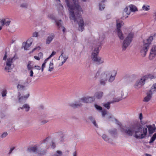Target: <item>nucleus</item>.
Returning a JSON list of instances; mask_svg holds the SVG:
<instances>
[{
  "label": "nucleus",
  "mask_w": 156,
  "mask_h": 156,
  "mask_svg": "<svg viewBox=\"0 0 156 156\" xmlns=\"http://www.w3.org/2000/svg\"><path fill=\"white\" fill-rule=\"evenodd\" d=\"M53 63V61L51 62L49 65V68L48 70L50 72L52 71L54 69Z\"/></svg>",
  "instance_id": "bb28decb"
},
{
  "label": "nucleus",
  "mask_w": 156,
  "mask_h": 156,
  "mask_svg": "<svg viewBox=\"0 0 156 156\" xmlns=\"http://www.w3.org/2000/svg\"><path fill=\"white\" fill-rule=\"evenodd\" d=\"M48 122V120H45L44 121H43L42 122V124H44Z\"/></svg>",
  "instance_id": "4d7b16f0"
},
{
  "label": "nucleus",
  "mask_w": 156,
  "mask_h": 156,
  "mask_svg": "<svg viewBox=\"0 0 156 156\" xmlns=\"http://www.w3.org/2000/svg\"><path fill=\"white\" fill-rule=\"evenodd\" d=\"M124 12L127 15H129L130 14V12L129 11H128V8L126 7L124 9Z\"/></svg>",
  "instance_id": "473e14b6"
},
{
  "label": "nucleus",
  "mask_w": 156,
  "mask_h": 156,
  "mask_svg": "<svg viewBox=\"0 0 156 156\" xmlns=\"http://www.w3.org/2000/svg\"><path fill=\"white\" fill-rule=\"evenodd\" d=\"M154 15L155 16V20H156V12L154 13Z\"/></svg>",
  "instance_id": "774afa93"
},
{
  "label": "nucleus",
  "mask_w": 156,
  "mask_h": 156,
  "mask_svg": "<svg viewBox=\"0 0 156 156\" xmlns=\"http://www.w3.org/2000/svg\"><path fill=\"white\" fill-rule=\"evenodd\" d=\"M73 156H77V153L76 151L73 152Z\"/></svg>",
  "instance_id": "13d9d810"
},
{
  "label": "nucleus",
  "mask_w": 156,
  "mask_h": 156,
  "mask_svg": "<svg viewBox=\"0 0 156 156\" xmlns=\"http://www.w3.org/2000/svg\"><path fill=\"white\" fill-rule=\"evenodd\" d=\"M7 93V91L5 89L3 90L2 93V97H4L6 96V94Z\"/></svg>",
  "instance_id": "72a5a7b5"
},
{
  "label": "nucleus",
  "mask_w": 156,
  "mask_h": 156,
  "mask_svg": "<svg viewBox=\"0 0 156 156\" xmlns=\"http://www.w3.org/2000/svg\"><path fill=\"white\" fill-rule=\"evenodd\" d=\"M50 139V138L48 137L46 138L45 140H43L42 143H48V141Z\"/></svg>",
  "instance_id": "e433bc0d"
},
{
  "label": "nucleus",
  "mask_w": 156,
  "mask_h": 156,
  "mask_svg": "<svg viewBox=\"0 0 156 156\" xmlns=\"http://www.w3.org/2000/svg\"><path fill=\"white\" fill-rule=\"evenodd\" d=\"M152 94L150 93L149 92L147 93V96L145 97L143 101H144L145 102H148L151 99V97H152Z\"/></svg>",
  "instance_id": "f3484780"
},
{
  "label": "nucleus",
  "mask_w": 156,
  "mask_h": 156,
  "mask_svg": "<svg viewBox=\"0 0 156 156\" xmlns=\"http://www.w3.org/2000/svg\"><path fill=\"white\" fill-rule=\"evenodd\" d=\"M107 111L105 110H103L102 111V114L103 117L105 115L107 114Z\"/></svg>",
  "instance_id": "a19ab883"
},
{
  "label": "nucleus",
  "mask_w": 156,
  "mask_h": 156,
  "mask_svg": "<svg viewBox=\"0 0 156 156\" xmlns=\"http://www.w3.org/2000/svg\"><path fill=\"white\" fill-rule=\"evenodd\" d=\"M99 71H98V72L96 73V76H95V77L96 78L97 77V76H98V75H99Z\"/></svg>",
  "instance_id": "052dcab7"
},
{
  "label": "nucleus",
  "mask_w": 156,
  "mask_h": 156,
  "mask_svg": "<svg viewBox=\"0 0 156 156\" xmlns=\"http://www.w3.org/2000/svg\"><path fill=\"white\" fill-rule=\"evenodd\" d=\"M37 48H39V49L40 48V47H38ZM37 48H34L33 50H32V52H33L35 50H36L37 49Z\"/></svg>",
  "instance_id": "680f3d73"
},
{
  "label": "nucleus",
  "mask_w": 156,
  "mask_h": 156,
  "mask_svg": "<svg viewBox=\"0 0 156 156\" xmlns=\"http://www.w3.org/2000/svg\"><path fill=\"white\" fill-rule=\"evenodd\" d=\"M100 47V45L96 46L92 52L91 56L92 60L97 64H100L104 62L103 60L100 57L98 56L99 52V48Z\"/></svg>",
  "instance_id": "20e7f679"
},
{
  "label": "nucleus",
  "mask_w": 156,
  "mask_h": 156,
  "mask_svg": "<svg viewBox=\"0 0 156 156\" xmlns=\"http://www.w3.org/2000/svg\"><path fill=\"white\" fill-rule=\"evenodd\" d=\"M48 17L51 19L55 20V21L56 23V24L59 27H60V26L61 25V23L60 22L62 21V20H59V22L56 21V20L55 17L54 16V15L53 14H50L49 15Z\"/></svg>",
  "instance_id": "2eb2a0df"
},
{
  "label": "nucleus",
  "mask_w": 156,
  "mask_h": 156,
  "mask_svg": "<svg viewBox=\"0 0 156 156\" xmlns=\"http://www.w3.org/2000/svg\"><path fill=\"white\" fill-rule=\"evenodd\" d=\"M134 35L133 33H130L124 40L123 43V50H125L126 48L130 44L132 41Z\"/></svg>",
  "instance_id": "6e6552de"
},
{
  "label": "nucleus",
  "mask_w": 156,
  "mask_h": 156,
  "mask_svg": "<svg viewBox=\"0 0 156 156\" xmlns=\"http://www.w3.org/2000/svg\"><path fill=\"white\" fill-rule=\"evenodd\" d=\"M156 55V45H154L151 50L149 58L150 59H152Z\"/></svg>",
  "instance_id": "9b49d317"
},
{
  "label": "nucleus",
  "mask_w": 156,
  "mask_h": 156,
  "mask_svg": "<svg viewBox=\"0 0 156 156\" xmlns=\"http://www.w3.org/2000/svg\"><path fill=\"white\" fill-rule=\"evenodd\" d=\"M62 153L61 151H57L56 153L53 155V156H62Z\"/></svg>",
  "instance_id": "7c9ffc66"
},
{
  "label": "nucleus",
  "mask_w": 156,
  "mask_h": 156,
  "mask_svg": "<svg viewBox=\"0 0 156 156\" xmlns=\"http://www.w3.org/2000/svg\"><path fill=\"white\" fill-rule=\"evenodd\" d=\"M124 24L123 21H119V20H116L117 31V34L120 39L122 40L124 39L123 34L120 28Z\"/></svg>",
  "instance_id": "1a4fd4ad"
},
{
  "label": "nucleus",
  "mask_w": 156,
  "mask_h": 156,
  "mask_svg": "<svg viewBox=\"0 0 156 156\" xmlns=\"http://www.w3.org/2000/svg\"><path fill=\"white\" fill-rule=\"evenodd\" d=\"M30 70V76L31 77H32L33 76L34 74V73L33 71L32 70V69Z\"/></svg>",
  "instance_id": "de8ad7c7"
},
{
  "label": "nucleus",
  "mask_w": 156,
  "mask_h": 156,
  "mask_svg": "<svg viewBox=\"0 0 156 156\" xmlns=\"http://www.w3.org/2000/svg\"><path fill=\"white\" fill-rule=\"evenodd\" d=\"M64 58V60L62 61L61 63H60L59 65L60 66H61L66 62L67 58H66L65 57H63Z\"/></svg>",
  "instance_id": "c9c22d12"
},
{
  "label": "nucleus",
  "mask_w": 156,
  "mask_h": 156,
  "mask_svg": "<svg viewBox=\"0 0 156 156\" xmlns=\"http://www.w3.org/2000/svg\"><path fill=\"white\" fill-rule=\"evenodd\" d=\"M156 92V83L154 84L152 86L151 90L149 91V92L152 94Z\"/></svg>",
  "instance_id": "6ab92c4d"
},
{
  "label": "nucleus",
  "mask_w": 156,
  "mask_h": 156,
  "mask_svg": "<svg viewBox=\"0 0 156 156\" xmlns=\"http://www.w3.org/2000/svg\"><path fill=\"white\" fill-rule=\"evenodd\" d=\"M103 95V93L101 91H99L96 92L93 97L95 98H96L98 99L101 98Z\"/></svg>",
  "instance_id": "4468645a"
},
{
  "label": "nucleus",
  "mask_w": 156,
  "mask_h": 156,
  "mask_svg": "<svg viewBox=\"0 0 156 156\" xmlns=\"http://www.w3.org/2000/svg\"><path fill=\"white\" fill-rule=\"evenodd\" d=\"M21 6L24 8H27V5L26 4H22L21 5Z\"/></svg>",
  "instance_id": "3c124183"
},
{
  "label": "nucleus",
  "mask_w": 156,
  "mask_h": 156,
  "mask_svg": "<svg viewBox=\"0 0 156 156\" xmlns=\"http://www.w3.org/2000/svg\"><path fill=\"white\" fill-rule=\"evenodd\" d=\"M49 59H48V57L46 59H45V60L44 61V62L43 63H45V64H46V63L47 62V61Z\"/></svg>",
  "instance_id": "bf43d9fd"
},
{
  "label": "nucleus",
  "mask_w": 156,
  "mask_h": 156,
  "mask_svg": "<svg viewBox=\"0 0 156 156\" xmlns=\"http://www.w3.org/2000/svg\"><path fill=\"white\" fill-rule=\"evenodd\" d=\"M106 0H103L100 3H99V9L100 10H102L105 8V5L103 4V3L106 2Z\"/></svg>",
  "instance_id": "412c9836"
},
{
  "label": "nucleus",
  "mask_w": 156,
  "mask_h": 156,
  "mask_svg": "<svg viewBox=\"0 0 156 156\" xmlns=\"http://www.w3.org/2000/svg\"><path fill=\"white\" fill-rule=\"evenodd\" d=\"M34 67L36 69L38 70H40L41 69L40 66H35Z\"/></svg>",
  "instance_id": "8fccbe9b"
},
{
  "label": "nucleus",
  "mask_w": 156,
  "mask_h": 156,
  "mask_svg": "<svg viewBox=\"0 0 156 156\" xmlns=\"http://www.w3.org/2000/svg\"><path fill=\"white\" fill-rule=\"evenodd\" d=\"M7 57V53L6 52H5V55L3 57V60H6Z\"/></svg>",
  "instance_id": "09e8293b"
},
{
  "label": "nucleus",
  "mask_w": 156,
  "mask_h": 156,
  "mask_svg": "<svg viewBox=\"0 0 156 156\" xmlns=\"http://www.w3.org/2000/svg\"><path fill=\"white\" fill-rule=\"evenodd\" d=\"M14 149H15V147H13L11 148L9 151V154H10L12 153V151Z\"/></svg>",
  "instance_id": "864d4df0"
},
{
  "label": "nucleus",
  "mask_w": 156,
  "mask_h": 156,
  "mask_svg": "<svg viewBox=\"0 0 156 156\" xmlns=\"http://www.w3.org/2000/svg\"><path fill=\"white\" fill-rule=\"evenodd\" d=\"M45 67V63H43L42 65V67H41V70L43 72L44 70V69Z\"/></svg>",
  "instance_id": "a18cd8bd"
},
{
  "label": "nucleus",
  "mask_w": 156,
  "mask_h": 156,
  "mask_svg": "<svg viewBox=\"0 0 156 156\" xmlns=\"http://www.w3.org/2000/svg\"><path fill=\"white\" fill-rule=\"evenodd\" d=\"M21 94L20 92L18 93V98L19 101L20 102H22L23 101H25L29 97V94H27L24 96H21Z\"/></svg>",
  "instance_id": "ddd939ff"
},
{
  "label": "nucleus",
  "mask_w": 156,
  "mask_h": 156,
  "mask_svg": "<svg viewBox=\"0 0 156 156\" xmlns=\"http://www.w3.org/2000/svg\"><path fill=\"white\" fill-rule=\"evenodd\" d=\"M32 62L30 61L28 62L27 65V67L28 70H30L33 69L34 67L31 65Z\"/></svg>",
  "instance_id": "393cba45"
},
{
  "label": "nucleus",
  "mask_w": 156,
  "mask_h": 156,
  "mask_svg": "<svg viewBox=\"0 0 156 156\" xmlns=\"http://www.w3.org/2000/svg\"><path fill=\"white\" fill-rule=\"evenodd\" d=\"M130 9L131 12H135L137 11L136 7L134 5H129Z\"/></svg>",
  "instance_id": "b1692460"
},
{
  "label": "nucleus",
  "mask_w": 156,
  "mask_h": 156,
  "mask_svg": "<svg viewBox=\"0 0 156 156\" xmlns=\"http://www.w3.org/2000/svg\"><path fill=\"white\" fill-rule=\"evenodd\" d=\"M89 119L92 122V123L95 127H98V125L96 123L95 121L94 120V119L92 117H89Z\"/></svg>",
  "instance_id": "cd10ccee"
},
{
  "label": "nucleus",
  "mask_w": 156,
  "mask_h": 156,
  "mask_svg": "<svg viewBox=\"0 0 156 156\" xmlns=\"http://www.w3.org/2000/svg\"><path fill=\"white\" fill-rule=\"evenodd\" d=\"M30 108V107L27 104H25L23 105L22 107L19 108H18V110H19L20 109H23L24 108H25L26 109V111L27 112L29 110Z\"/></svg>",
  "instance_id": "aec40b11"
},
{
  "label": "nucleus",
  "mask_w": 156,
  "mask_h": 156,
  "mask_svg": "<svg viewBox=\"0 0 156 156\" xmlns=\"http://www.w3.org/2000/svg\"><path fill=\"white\" fill-rule=\"evenodd\" d=\"M142 126L139 123L135 124L133 128L135 130L134 136L137 139H143L144 138L147 134V130L146 128H143V134L141 133V128Z\"/></svg>",
  "instance_id": "7ed1b4c3"
},
{
  "label": "nucleus",
  "mask_w": 156,
  "mask_h": 156,
  "mask_svg": "<svg viewBox=\"0 0 156 156\" xmlns=\"http://www.w3.org/2000/svg\"><path fill=\"white\" fill-rule=\"evenodd\" d=\"M34 58L37 60H39L40 58L38 56H35L34 57Z\"/></svg>",
  "instance_id": "603ef678"
},
{
  "label": "nucleus",
  "mask_w": 156,
  "mask_h": 156,
  "mask_svg": "<svg viewBox=\"0 0 156 156\" xmlns=\"http://www.w3.org/2000/svg\"><path fill=\"white\" fill-rule=\"evenodd\" d=\"M145 155L146 156H152L151 155L148 154H146Z\"/></svg>",
  "instance_id": "e2e57ef3"
},
{
  "label": "nucleus",
  "mask_w": 156,
  "mask_h": 156,
  "mask_svg": "<svg viewBox=\"0 0 156 156\" xmlns=\"http://www.w3.org/2000/svg\"><path fill=\"white\" fill-rule=\"evenodd\" d=\"M121 99H119L118 100H117L116 101H115V102H118L119 101H120V100H121Z\"/></svg>",
  "instance_id": "69168bd1"
},
{
  "label": "nucleus",
  "mask_w": 156,
  "mask_h": 156,
  "mask_svg": "<svg viewBox=\"0 0 156 156\" xmlns=\"http://www.w3.org/2000/svg\"><path fill=\"white\" fill-rule=\"evenodd\" d=\"M37 153L40 155H43L44 153H45V152L44 151H38Z\"/></svg>",
  "instance_id": "37998d69"
},
{
  "label": "nucleus",
  "mask_w": 156,
  "mask_h": 156,
  "mask_svg": "<svg viewBox=\"0 0 156 156\" xmlns=\"http://www.w3.org/2000/svg\"><path fill=\"white\" fill-rule=\"evenodd\" d=\"M142 8L144 10L148 11L150 9V6L148 5H144Z\"/></svg>",
  "instance_id": "c756f323"
},
{
  "label": "nucleus",
  "mask_w": 156,
  "mask_h": 156,
  "mask_svg": "<svg viewBox=\"0 0 156 156\" xmlns=\"http://www.w3.org/2000/svg\"><path fill=\"white\" fill-rule=\"evenodd\" d=\"M10 21L9 20L7 19H2L1 21V25L2 26L5 25L6 26H7L9 25Z\"/></svg>",
  "instance_id": "dca6fc26"
},
{
  "label": "nucleus",
  "mask_w": 156,
  "mask_h": 156,
  "mask_svg": "<svg viewBox=\"0 0 156 156\" xmlns=\"http://www.w3.org/2000/svg\"><path fill=\"white\" fill-rule=\"evenodd\" d=\"M125 132L129 136H131L132 135L133 132L130 129H127L125 130Z\"/></svg>",
  "instance_id": "5701e85b"
},
{
  "label": "nucleus",
  "mask_w": 156,
  "mask_h": 156,
  "mask_svg": "<svg viewBox=\"0 0 156 156\" xmlns=\"http://www.w3.org/2000/svg\"><path fill=\"white\" fill-rule=\"evenodd\" d=\"M15 56L12 58H8L6 63V66L5 68V70L9 72L12 69V65L13 63L12 60L14 59Z\"/></svg>",
  "instance_id": "9d476101"
},
{
  "label": "nucleus",
  "mask_w": 156,
  "mask_h": 156,
  "mask_svg": "<svg viewBox=\"0 0 156 156\" xmlns=\"http://www.w3.org/2000/svg\"><path fill=\"white\" fill-rule=\"evenodd\" d=\"M56 52L55 51H53L52 52L51 54V55L48 57V59H50L55 54Z\"/></svg>",
  "instance_id": "79ce46f5"
},
{
  "label": "nucleus",
  "mask_w": 156,
  "mask_h": 156,
  "mask_svg": "<svg viewBox=\"0 0 156 156\" xmlns=\"http://www.w3.org/2000/svg\"><path fill=\"white\" fill-rule=\"evenodd\" d=\"M95 107L97 109L99 110H101L102 109V108L101 106L97 105H95Z\"/></svg>",
  "instance_id": "ea45409f"
},
{
  "label": "nucleus",
  "mask_w": 156,
  "mask_h": 156,
  "mask_svg": "<svg viewBox=\"0 0 156 156\" xmlns=\"http://www.w3.org/2000/svg\"><path fill=\"white\" fill-rule=\"evenodd\" d=\"M27 150L28 151L30 152H37V148L35 147H29L28 148Z\"/></svg>",
  "instance_id": "4be33fe9"
},
{
  "label": "nucleus",
  "mask_w": 156,
  "mask_h": 156,
  "mask_svg": "<svg viewBox=\"0 0 156 156\" xmlns=\"http://www.w3.org/2000/svg\"><path fill=\"white\" fill-rule=\"evenodd\" d=\"M38 33L37 32H35L33 34V36L34 37H37L38 36Z\"/></svg>",
  "instance_id": "c03bdc74"
},
{
  "label": "nucleus",
  "mask_w": 156,
  "mask_h": 156,
  "mask_svg": "<svg viewBox=\"0 0 156 156\" xmlns=\"http://www.w3.org/2000/svg\"><path fill=\"white\" fill-rule=\"evenodd\" d=\"M24 87V86L20 84H18L17 86V88L19 89H23Z\"/></svg>",
  "instance_id": "58836bf2"
},
{
  "label": "nucleus",
  "mask_w": 156,
  "mask_h": 156,
  "mask_svg": "<svg viewBox=\"0 0 156 156\" xmlns=\"http://www.w3.org/2000/svg\"><path fill=\"white\" fill-rule=\"evenodd\" d=\"M143 117H142V115L141 113H140L139 115V119H140V120H141L142 119Z\"/></svg>",
  "instance_id": "5fc2aeb1"
},
{
  "label": "nucleus",
  "mask_w": 156,
  "mask_h": 156,
  "mask_svg": "<svg viewBox=\"0 0 156 156\" xmlns=\"http://www.w3.org/2000/svg\"><path fill=\"white\" fill-rule=\"evenodd\" d=\"M95 100V98L93 97H83L80 99L79 101V104H72L70 106L73 108H76L79 106H81V103H90L93 102Z\"/></svg>",
  "instance_id": "39448f33"
},
{
  "label": "nucleus",
  "mask_w": 156,
  "mask_h": 156,
  "mask_svg": "<svg viewBox=\"0 0 156 156\" xmlns=\"http://www.w3.org/2000/svg\"><path fill=\"white\" fill-rule=\"evenodd\" d=\"M69 12V18L79 24V30L82 31L84 29V22L81 17L83 10L78 4L77 0H65Z\"/></svg>",
  "instance_id": "f257e3e1"
},
{
  "label": "nucleus",
  "mask_w": 156,
  "mask_h": 156,
  "mask_svg": "<svg viewBox=\"0 0 156 156\" xmlns=\"http://www.w3.org/2000/svg\"><path fill=\"white\" fill-rule=\"evenodd\" d=\"M141 131H142L141 132V133L143 134V128L142 129V127L141 128Z\"/></svg>",
  "instance_id": "0e129e2a"
},
{
  "label": "nucleus",
  "mask_w": 156,
  "mask_h": 156,
  "mask_svg": "<svg viewBox=\"0 0 156 156\" xmlns=\"http://www.w3.org/2000/svg\"><path fill=\"white\" fill-rule=\"evenodd\" d=\"M117 72L116 71L113 70L112 71H106L101 73L100 77V84L104 85L108 77H109L108 81L110 82H112L115 79Z\"/></svg>",
  "instance_id": "f03ea898"
},
{
  "label": "nucleus",
  "mask_w": 156,
  "mask_h": 156,
  "mask_svg": "<svg viewBox=\"0 0 156 156\" xmlns=\"http://www.w3.org/2000/svg\"><path fill=\"white\" fill-rule=\"evenodd\" d=\"M154 78L153 76L150 74H148L144 76L142 78L140 79V80L137 81L135 85V88L138 89L140 87L142 86L145 83V81L146 80L148 79H151Z\"/></svg>",
  "instance_id": "0eeeda50"
},
{
  "label": "nucleus",
  "mask_w": 156,
  "mask_h": 156,
  "mask_svg": "<svg viewBox=\"0 0 156 156\" xmlns=\"http://www.w3.org/2000/svg\"><path fill=\"white\" fill-rule=\"evenodd\" d=\"M102 138L105 141H108L109 140L107 136L105 134H103L102 135Z\"/></svg>",
  "instance_id": "f704fd0d"
},
{
  "label": "nucleus",
  "mask_w": 156,
  "mask_h": 156,
  "mask_svg": "<svg viewBox=\"0 0 156 156\" xmlns=\"http://www.w3.org/2000/svg\"><path fill=\"white\" fill-rule=\"evenodd\" d=\"M8 135V133L7 132H5L1 136L2 138H4L5 137Z\"/></svg>",
  "instance_id": "4c0bfd02"
},
{
  "label": "nucleus",
  "mask_w": 156,
  "mask_h": 156,
  "mask_svg": "<svg viewBox=\"0 0 156 156\" xmlns=\"http://www.w3.org/2000/svg\"><path fill=\"white\" fill-rule=\"evenodd\" d=\"M65 30H66L65 28L64 27H63V29L62 30H63V31L64 32H65Z\"/></svg>",
  "instance_id": "338daca9"
},
{
  "label": "nucleus",
  "mask_w": 156,
  "mask_h": 156,
  "mask_svg": "<svg viewBox=\"0 0 156 156\" xmlns=\"http://www.w3.org/2000/svg\"><path fill=\"white\" fill-rule=\"evenodd\" d=\"M54 37V35L52 34L50 36H49L47 38L46 40V43L47 44H49Z\"/></svg>",
  "instance_id": "a211bd4d"
},
{
  "label": "nucleus",
  "mask_w": 156,
  "mask_h": 156,
  "mask_svg": "<svg viewBox=\"0 0 156 156\" xmlns=\"http://www.w3.org/2000/svg\"><path fill=\"white\" fill-rule=\"evenodd\" d=\"M156 139V133H154L151 137L149 143L150 144L153 143Z\"/></svg>",
  "instance_id": "c85d7f7f"
},
{
  "label": "nucleus",
  "mask_w": 156,
  "mask_h": 156,
  "mask_svg": "<svg viewBox=\"0 0 156 156\" xmlns=\"http://www.w3.org/2000/svg\"><path fill=\"white\" fill-rule=\"evenodd\" d=\"M38 56L40 58H42L43 57V54L41 52H40L38 54Z\"/></svg>",
  "instance_id": "49530a36"
},
{
  "label": "nucleus",
  "mask_w": 156,
  "mask_h": 156,
  "mask_svg": "<svg viewBox=\"0 0 156 156\" xmlns=\"http://www.w3.org/2000/svg\"><path fill=\"white\" fill-rule=\"evenodd\" d=\"M55 147V144L53 143H52V145H51V147L53 149Z\"/></svg>",
  "instance_id": "6e6d98bb"
},
{
  "label": "nucleus",
  "mask_w": 156,
  "mask_h": 156,
  "mask_svg": "<svg viewBox=\"0 0 156 156\" xmlns=\"http://www.w3.org/2000/svg\"><path fill=\"white\" fill-rule=\"evenodd\" d=\"M148 128V132L149 134H152L155 132L156 128L154 124L153 125H148L147 126Z\"/></svg>",
  "instance_id": "f8f14e48"
},
{
  "label": "nucleus",
  "mask_w": 156,
  "mask_h": 156,
  "mask_svg": "<svg viewBox=\"0 0 156 156\" xmlns=\"http://www.w3.org/2000/svg\"><path fill=\"white\" fill-rule=\"evenodd\" d=\"M153 40V37L151 36L146 40L144 41V44L143 46L141 47V52L142 53H144L143 55L144 56L146 55L149 45L151 44Z\"/></svg>",
  "instance_id": "423d86ee"
},
{
  "label": "nucleus",
  "mask_w": 156,
  "mask_h": 156,
  "mask_svg": "<svg viewBox=\"0 0 156 156\" xmlns=\"http://www.w3.org/2000/svg\"><path fill=\"white\" fill-rule=\"evenodd\" d=\"M110 102H108L107 103L105 104L104 105V106L107 109H109L110 108Z\"/></svg>",
  "instance_id": "2f4dec72"
},
{
  "label": "nucleus",
  "mask_w": 156,
  "mask_h": 156,
  "mask_svg": "<svg viewBox=\"0 0 156 156\" xmlns=\"http://www.w3.org/2000/svg\"><path fill=\"white\" fill-rule=\"evenodd\" d=\"M28 41H27V42L25 43V45L24 46V49L25 50H28V48L31 46L32 43L30 42V44H28Z\"/></svg>",
  "instance_id": "a878e982"
}]
</instances>
